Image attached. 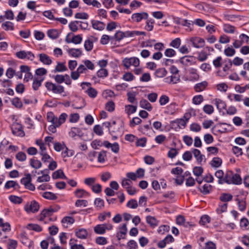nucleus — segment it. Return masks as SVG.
Returning <instances> with one entry per match:
<instances>
[{"label": "nucleus", "instance_id": "nucleus-1", "mask_svg": "<svg viewBox=\"0 0 249 249\" xmlns=\"http://www.w3.org/2000/svg\"><path fill=\"white\" fill-rule=\"evenodd\" d=\"M224 183L227 184H240L242 179L240 176L237 174H234L231 171H227L224 176Z\"/></svg>", "mask_w": 249, "mask_h": 249}, {"label": "nucleus", "instance_id": "nucleus-2", "mask_svg": "<svg viewBox=\"0 0 249 249\" xmlns=\"http://www.w3.org/2000/svg\"><path fill=\"white\" fill-rule=\"evenodd\" d=\"M45 87L48 90L52 91L54 94H61L64 92V87L60 85H56L51 82H47Z\"/></svg>", "mask_w": 249, "mask_h": 249}, {"label": "nucleus", "instance_id": "nucleus-3", "mask_svg": "<svg viewBox=\"0 0 249 249\" xmlns=\"http://www.w3.org/2000/svg\"><path fill=\"white\" fill-rule=\"evenodd\" d=\"M113 226L109 223L98 224L95 226L94 228V231L97 234H104L106 233V230H111Z\"/></svg>", "mask_w": 249, "mask_h": 249}, {"label": "nucleus", "instance_id": "nucleus-4", "mask_svg": "<svg viewBox=\"0 0 249 249\" xmlns=\"http://www.w3.org/2000/svg\"><path fill=\"white\" fill-rule=\"evenodd\" d=\"M123 63L126 69H128L131 66L138 67L140 65V60L136 57L125 58L123 60Z\"/></svg>", "mask_w": 249, "mask_h": 249}, {"label": "nucleus", "instance_id": "nucleus-5", "mask_svg": "<svg viewBox=\"0 0 249 249\" xmlns=\"http://www.w3.org/2000/svg\"><path fill=\"white\" fill-rule=\"evenodd\" d=\"M56 210L50 207L47 209L43 210L40 214V217L39 218V221L44 222L45 223L47 222V220L45 219L47 217H49L51 216L53 213L56 212ZM49 220H52V218H49Z\"/></svg>", "mask_w": 249, "mask_h": 249}, {"label": "nucleus", "instance_id": "nucleus-6", "mask_svg": "<svg viewBox=\"0 0 249 249\" xmlns=\"http://www.w3.org/2000/svg\"><path fill=\"white\" fill-rule=\"evenodd\" d=\"M39 209V205L37 202L33 200L30 203H27L24 207L25 211L28 213H35L37 212Z\"/></svg>", "mask_w": 249, "mask_h": 249}, {"label": "nucleus", "instance_id": "nucleus-7", "mask_svg": "<svg viewBox=\"0 0 249 249\" xmlns=\"http://www.w3.org/2000/svg\"><path fill=\"white\" fill-rule=\"evenodd\" d=\"M11 130L13 134L15 136L23 137L25 135L24 132L23 130L22 126L19 124L16 123L12 124L11 126Z\"/></svg>", "mask_w": 249, "mask_h": 249}, {"label": "nucleus", "instance_id": "nucleus-8", "mask_svg": "<svg viewBox=\"0 0 249 249\" xmlns=\"http://www.w3.org/2000/svg\"><path fill=\"white\" fill-rule=\"evenodd\" d=\"M148 14L146 12L136 13L131 16V19L132 22H139L142 19H147Z\"/></svg>", "mask_w": 249, "mask_h": 249}, {"label": "nucleus", "instance_id": "nucleus-9", "mask_svg": "<svg viewBox=\"0 0 249 249\" xmlns=\"http://www.w3.org/2000/svg\"><path fill=\"white\" fill-rule=\"evenodd\" d=\"M193 46L196 48H202L205 46V40L199 37H193L190 38Z\"/></svg>", "mask_w": 249, "mask_h": 249}, {"label": "nucleus", "instance_id": "nucleus-10", "mask_svg": "<svg viewBox=\"0 0 249 249\" xmlns=\"http://www.w3.org/2000/svg\"><path fill=\"white\" fill-rule=\"evenodd\" d=\"M97 38L91 36L85 41L84 48L87 51H90L93 47V42L97 41Z\"/></svg>", "mask_w": 249, "mask_h": 249}, {"label": "nucleus", "instance_id": "nucleus-11", "mask_svg": "<svg viewBox=\"0 0 249 249\" xmlns=\"http://www.w3.org/2000/svg\"><path fill=\"white\" fill-rule=\"evenodd\" d=\"M103 145L107 148H111V151L115 153H117L119 151V145L117 142H114L111 144L108 141H104Z\"/></svg>", "mask_w": 249, "mask_h": 249}, {"label": "nucleus", "instance_id": "nucleus-12", "mask_svg": "<svg viewBox=\"0 0 249 249\" xmlns=\"http://www.w3.org/2000/svg\"><path fill=\"white\" fill-rule=\"evenodd\" d=\"M91 22L92 28L95 30L102 31L105 28V24L103 22L99 20H92Z\"/></svg>", "mask_w": 249, "mask_h": 249}, {"label": "nucleus", "instance_id": "nucleus-13", "mask_svg": "<svg viewBox=\"0 0 249 249\" xmlns=\"http://www.w3.org/2000/svg\"><path fill=\"white\" fill-rule=\"evenodd\" d=\"M75 234L77 237L78 238L85 239L87 238L88 235V232L87 230L85 229L81 228L76 230L75 231Z\"/></svg>", "mask_w": 249, "mask_h": 249}, {"label": "nucleus", "instance_id": "nucleus-14", "mask_svg": "<svg viewBox=\"0 0 249 249\" xmlns=\"http://www.w3.org/2000/svg\"><path fill=\"white\" fill-rule=\"evenodd\" d=\"M4 188L6 189H9L13 188L16 190H18L20 188V186L18 183L14 180L7 181L4 185Z\"/></svg>", "mask_w": 249, "mask_h": 249}, {"label": "nucleus", "instance_id": "nucleus-15", "mask_svg": "<svg viewBox=\"0 0 249 249\" xmlns=\"http://www.w3.org/2000/svg\"><path fill=\"white\" fill-rule=\"evenodd\" d=\"M187 122L183 118L177 119L172 122L171 124L173 126H177L178 128L179 129L181 127H185L187 124Z\"/></svg>", "mask_w": 249, "mask_h": 249}, {"label": "nucleus", "instance_id": "nucleus-16", "mask_svg": "<svg viewBox=\"0 0 249 249\" xmlns=\"http://www.w3.org/2000/svg\"><path fill=\"white\" fill-rule=\"evenodd\" d=\"M193 57L192 56H184L181 57L179 62L183 65L188 66L192 65Z\"/></svg>", "mask_w": 249, "mask_h": 249}, {"label": "nucleus", "instance_id": "nucleus-17", "mask_svg": "<svg viewBox=\"0 0 249 249\" xmlns=\"http://www.w3.org/2000/svg\"><path fill=\"white\" fill-rule=\"evenodd\" d=\"M44 80L43 78L41 77H35L34 79L32 87L34 90H37L38 88L41 86L42 82Z\"/></svg>", "mask_w": 249, "mask_h": 249}, {"label": "nucleus", "instance_id": "nucleus-18", "mask_svg": "<svg viewBox=\"0 0 249 249\" xmlns=\"http://www.w3.org/2000/svg\"><path fill=\"white\" fill-rule=\"evenodd\" d=\"M207 86L208 82L206 81H204L196 84L194 87V89L196 92H200L204 90Z\"/></svg>", "mask_w": 249, "mask_h": 249}, {"label": "nucleus", "instance_id": "nucleus-19", "mask_svg": "<svg viewBox=\"0 0 249 249\" xmlns=\"http://www.w3.org/2000/svg\"><path fill=\"white\" fill-rule=\"evenodd\" d=\"M74 195L77 198H82L89 196V194L83 189H78L75 190Z\"/></svg>", "mask_w": 249, "mask_h": 249}, {"label": "nucleus", "instance_id": "nucleus-20", "mask_svg": "<svg viewBox=\"0 0 249 249\" xmlns=\"http://www.w3.org/2000/svg\"><path fill=\"white\" fill-rule=\"evenodd\" d=\"M39 60L44 64L50 65L52 61L50 57L45 53H40L39 55Z\"/></svg>", "mask_w": 249, "mask_h": 249}, {"label": "nucleus", "instance_id": "nucleus-21", "mask_svg": "<svg viewBox=\"0 0 249 249\" xmlns=\"http://www.w3.org/2000/svg\"><path fill=\"white\" fill-rule=\"evenodd\" d=\"M68 52L70 55L74 57H79L82 54L80 49H70L68 50Z\"/></svg>", "mask_w": 249, "mask_h": 249}, {"label": "nucleus", "instance_id": "nucleus-22", "mask_svg": "<svg viewBox=\"0 0 249 249\" xmlns=\"http://www.w3.org/2000/svg\"><path fill=\"white\" fill-rule=\"evenodd\" d=\"M146 222L149 224L150 226L154 228L158 225V221L154 216H147L146 217Z\"/></svg>", "mask_w": 249, "mask_h": 249}, {"label": "nucleus", "instance_id": "nucleus-23", "mask_svg": "<svg viewBox=\"0 0 249 249\" xmlns=\"http://www.w3.org/2000/svg\"><path fill=\"white\" fill-rule=\"evenodd\" d=\"M214 101V104L216 105L218 110L221 111L224 109H225L226 107V104L225 102L219 99H215Z\"/></svg>", "mask_w": 249, "mask_h": 249}, {"label": "nucleus", "instance_id": "nucleus-24", "mask_svg": "<svg viewBox=\"0 0 249 249\" xmlns=\"http://www.w3.org/2000/svg\"><path fill=\"white\" fill-rule=\"evenodd\" d=\"M140 107L148 111H151L152 109L151 105L145 99H142L140 102Z\"/></svg>", "mask_w": 249, "mask_h": 249}, {"label": "nucleus", "instance_id": "nucleus-25", "mask_svg": "<svg viewBox=\"0 0 249 249\" xmlns=\"http://www.w3.org/2000/svg\"><path fill=\"white\" fill-rule=\"evenodd\" d=\"M192 152L193 153L194 156L196 159V160L198 162H201L202 161L204 156L201 154L200 150L197 149H193Z\"/></svg>", "mask_w": 249, "mask_h": 249}, {"label": "nucleus", "instance_id": "nucleus-26", "mask_svg": "<svg viewBox=\"0 0 249 249\" xmlns=\"http://www.w3.org/2000/svg\"><path fill=\"white\" fill-rule=\"evenodd\" d=\"M81 130L77 127H72L71 130L69 132V136L72 138L75 137L76 136H82Z\"/></svg>", "mask_w": 249, "mask_h": 249}, {"label": "nucleus", "instance_id": "nucleus-27", "mask_svg": "<svg viewBox=\"0 0 249 249\" xmlns=\"http://www.w3.org/2000/svg\"><path fill=\"white\" fill-rule=\"evenodd\" d=\"M222 160L219 157L213 158L211 161V165L213 167L218 168L221 165Z\"/></svg>", "mask_w": 249, "mask_h": 249}, {"label": "nucleus", "instance_id": "nucleus-28", "mask_svg": "<svg viewBox=\"0 0 249 249\" xmlns=\"http://www.w3.org/2000/svg\"><path fill=\"white\" fill-rule=\"evenodd\" d=\"M52 177L53 179L62 178L66 179L67 177L65 175L63 171L61 170H58L55 171Z\"/></svg>", "mask_w": 249, "mask_h": 249}, {"label": "nucleus", "instance_id": "nucleus-29", "mask_svg": "<svg viewBox=\"0 0 249 249\" xmlns=\"http://www.w3.org/2000/svg\"><path fill=\"white\" fill-rule=\"evenodd\" d=\"M47 36L52 39H55L58 37L59 33L56 29H50L48 30L47 33Z\"/></svg>", "mask_w": 249, "mask_h": 249}, {"label": "nucleus", "instance_id": "nucleus-30", "mask_svg": "<svg viewBox=\"0 0 249 249\" xmlns=\"http://www.w3.org/2000/svg\"><path fill=\"white\" fill-rule=\"evenodd\" d=\"M42 196L45 199L53 200L57 199L56 195L50 192H45L42 194Z\"/></svg>", "mask_w": 249, "mask_h": 249}, {"label": "nucleus", "instance_id": "nucleus-31", "mask_svg": "<svg viewBox=\"0 0 249 249\" xmlns=\"http://www.w3.org/2000/svg\"><path fill=\"white\" fill-rule=\"evenodd\" d=\"M215 176L218 178V183L222 184L224 183V172L222 170H219L215 173Z\"/></svg>", "mask_w": 249, "mask_h": 249}, {"label": "nucleus", "instance_id": "nucleus-32", "mask_svg": "<svg viewBox=\"0 0 249 249\" xmlns=\"http://www.w3.org/2000/svg\"><path fill=\"white\" fill-rule=\"evenodd\" d=\"M1 28L5 31H13L14 25L13 23L11 21H5L1 24Z\"/></svg>", "mask_w": 249, "mask_h": 249}, {"label": "nucleus", "instance_id": "nucleus-33", "mask_svg": "<svg viewBox=\"0 0 249 249\" xmlns=\"http://www.w3.org/2000/svg\"><path fill=\"white\" fill-rule=\"evenodd\" d=\"M232 196L231 194L227 193H222L219 197V199L224 202L230 201L232 199Z\"/></svg>", "mask_w": 249, "mask_h": 249}, {"label": "nucleus", "instance_id": "nucleus-34", "mask_svg": "<svg viewBox=\"0 0 249 249\" xmlns=\"http://www.w3.org/2000/svg\"><path fill=\"white\" fill-rule=\"evenodd\" d=\"M236 28L229 24H223V30L225 33L229 34L234 33Z\"/></svg>", "mask_w": 249, "mask_h": 249}, {"label": "nucleus", "instance_id": "nucleus-35", "mask_svg": "<svg viewBox=\"0 0 249 249\" xmlns=\"http://www.w3.org/2000/svg\"><path fill=\"white\" fill-rule=\"evenodd\" d=\"M137 106H133L131 105H126L125 106V112L128 114L130 115L131 114L135 113L137 110Z\"/></svg>", "mask_w": 249, "mask_h": 249}, {"label": "nucleus", "instance_id": "nucleus-36", "mask_svg": "<svg viewBox=\"0 0 249 249\" xmlns=\"http://www.w3.org/2000/svg\"><path fill=\"white\" fill-rule=\"evenodd\" d=\"M67 70V68L66 66L65 63L57 62L55 66L54 71L55 72H63Z\"/></svg>", "mask_w": 249, "mask_h": 249}, {"label": "nucleus", "instance_id": "nucleus-37", "mask_svg": "<svg viewBox=\"0 0 249 249\" xmlns=\"http://www.w3.org/2000/svg\"><path fill=\"white\" fill-rule=\"evenodd\" d=\"M83 1L88 5H92L97 8H99L101 6V4L96 0H83Z\"/></svg>", "mask_w": 249, "mask_h": 249}, {"label": "nucleus", "instance_id": "nucleus-38", "mask_svg": "<svg viewBox=\"0 0 249 249\" xmlns=\"http://www.w3.org/2000/svg\"><path fill=\"white\" fill-rule=\"evenodd\" d=\"M27 228L29 230H33L36 231L40 232L42 230V228L38 225L36 224H29Z\"/></svg>", "mask_w": 249, "mask_h": 249}, {"label": "nucleus", "instance_id": "nucleus-39", "mask_svg": "<svg viewBox=\"0 0 249 249\" xmlns=\"http://www.w3.org/2000/svg\"><path fill=\"white\" fill-rule=\"evenodd\" d=\"M107 157V152L102 150L98 154L97 160L100 163H103L105 161V158Z\"/></svg>", "mask_w": 249, "mask_h": 249}, {"label": "nucleus", "instance_id": "nucleus-40", "mask_svg": "<svg viewBox=\"0 0 249 249\" xmlns=\"http://www.w3.org/2000/svg\"><path fill=\"white\" fill-rule=\"evenodd\" d=\"M167 72L165 68H160L156 70L155 75L157 77L162 78L165 76Z\"/></svg>", "mask_w": 249, "mask_h": 249}, {"label": "nucleus", "instance_id": "nucleus-41", "mask_svg": "<svg viewBox=\"0 0 249 249\" xmlns=\"http://www.w3.org/2000/svg\"><path fill=\"white\" fill-rule=\"evenodd\" d=\"M86 92L91 98H94L96 97L97 95V90L91 87V86L89 87V88H88Z\"/></svg>", "mask_w": 249, "mask_h": 249}, {"label": "nucleus", "instance_id": "nucleus-42", "mask_svg": "<svg viewBox=\"0 0 249 249\" xmlns=\"http://www.w3.org/2000/svg\"><path fill=\"white\" fill-rule=\"evenodd\" d=\"M30 165L35 169L40 168L42 166L41 161L39 160H34L33 159L30 160Z\"/></svg>", "mask_w": 249, "mask_h": 249}, {"label": "nucleus", "instance_id": "nucleus-43", "mask_svg": "<svg viewBox=\"0 0 249 249\" xmlns=\"http://www.w3.org/2000/svg\"><path fill=\"white\" fill-rule=\"evenodd\" d=\"M126 206L129 208L135 209L138 207V203L136 199H131L127 203Z\"/></svg>", "mask_w": 249, "mask_h": 249}, {"label": "nucleus", "instance_id": "nucleus-44", "mask_svg": "<svg viewBox=\"0 0 249 249\" xmlns=\"http://www.w3.org/2000/svg\"><path fill=\"white\" fill-rule=\"evenodd\" d=\"M10 201L15 204H20L22 201V199L19 197L14 195H11L9 196Z\"/></svg>", "mask_w": 249, "mask_h": 249}, {"label": "nucleus", "instance_id": "nucleus-45", "mask_svg": "<svg viewBox=\"0 0 249 249\" xmlns=\"http://www.w3.org/2000/svg\"><path fill=\"white\" fill-rule=\"evenodd\" d=\"M104 145L100 140H94L91 143V146L94 149H98L99 147Z\"/></svg>", "mask_w": 249, "mask_h": 249}, {"label": "nucleus", "instance_id": "nucleus-46", "mask_svg": "<svg viewBox=\"0 0 249 249\" xmlns=\"http://www.w3.org/2000/svg\"><path fill=\"white\" fill-rule=\"evenodd\" d=\"M12 104L17 108H21L22 107V103L18 97H15L12 100Z\"/></svg>", "mask_w": 249, "mask_h": 249}, {"label": "nucleus", "instance_id": "nucleus-47", "mask_svg": "<svg viewBox=\"0 0 249 249\" xmlns=\"http://www.w3.org/2000/svg\"><path fill=\"white\" fill-rule=\"evenodd\" d=\"M65 150L62 153V156L63 158L70 157L73 155L74 152L72 150H70L66 146L65 147Z\"/></svg>", "mask_w": 249, "mask_h": 249}, {"label": "nucleus", "instance_id": "nucleus-48", "mask_svg": "<svg viewBox=\"0 0 249 249\" xmlns=\"http://www.w3.org/2000/svg\"><path fill=\"white\" fill-rule=\"evenodd\" d=\"M134 76L131 72H127L123 75L122 79L126 81H131L134 80Z\"/></svg>", "mask_w": 249, "mask_h": 249}, {"label": "nucleus", "instance_id": "nucleus-49", "mask_svg": "<svg viewBox=\"0 0 249 249\" xmlns=\"http://www.w3.org/2000/svg\"><path fill=\"white\" fill-rule=\"evenodd\" d=\"M75 221L74 219L71 216H66L64 217L61 220V222L65 224H66L67 225L68 224H73Z\"/></svg>", "mask_w": 249, "mask_h": 249}, {"label": "nucleus", "instance_id": "nucleus-50", "mask_svg": "<svg viewBox=\"0 0 249 249\" xmlns=\"http://www.w3.org/2000/svg\"><path fill=\"white\" fill-rule=\"evenodd\" d=\"M18 242L13 239H9L7 244L8 249H16L17 247Z\"/></svg>", "mask_w": 249, "mask_h": 249}, {"label": "nucleus", "instance_id": "nucleus-51", "mask_svg": "<svg viewBox=\"0 0 249 249\" xmlns=\"http://www.w3.org/2000/svg\"><path fill=\"white\" fill-rule=\"evenodd\" d=\"M66 146L64 143L62 144L58 142H56L53 143L54 149L57 152H59L64 149Z\"/></svg>", "mask_w": 249, "mask_h": 249}, {"label": "nucleus", "instance_id": "nucleus-52", "mask_svg": "<svg viewBox=\"0 0 249 249\" xmlns=\"http://www.w3.org/2000/svg\"><path fill=\"white\" fill-rule=\"evenodd\" d=\"M97 75L98 77L105 78L108 75V71L105 69H101L97 72Z\"/></svg>", "mask_w": 249, "mask_h": 249}, {"label": "nucleus", "instance_id": "nucleus-53", "mask_svg": "<svg viewBox=\"0 0 249 249\" xmlns=\"http://www.w3.org/2000/svg\"><path fill=\"white\" fill-rule=\"evenodd\" d=\"M180 43L181 40L180 38H176L171 42L170 46L175 48H178L179 47Z\"/></svg>", "mask_w": 249, "mask_h": 249}, {"label": "nucleus", "instance_id": "nucleus-54", "mask_svg": "<svg viewBox=\"0 0 249 249\" xmlns=\"http://www.w3.org/2000/svg\"><path fill=\"white\" fill-rule=\"evenodd\" d=\"M95 242L96 244L100 245H104L107 244V239L103 236H99L96 238Z\"/></svg>", "mask_w": 249, "mask_h": 249}, {"label": "nucleus", "instance_id": "nucleus-55", "mask_svg": "<svg viewBox=\"0 0 249 249\" xmlns=\"http://www.w3.org/2000/svg\"><path fill=\"white\" fill-rule=\"evenodd\" d=\"M224 53L227 56H232L235 53V51L233 48L228 47L225 49Z\"/></svg>", "mask_w": 249, "mask_h": 249}, {"label": "nucleus", "instance_id": "nucleus-56", "mask_svg": "<svg viewBox=\"0 0 249 249\" xmlns=\"http://www.w3.org/2000/svg\"><path fill=\"white\" fill-rule=\"evenodd\" d=\"M211 188L212 186L211 185L206 184L203 186L202 189H200V191L202 194L206 195L210 193Z\"/></svg>", "mask_w": 249, "mask_h": 249}, {"label": "nucleus", "instance_id": "nucleus-57", "mask_svg": "<svg viewBox=\"0 0 249 249\" xmlns=\"http://www.w3.org/2000/svg\"><path fill=\"white\" fill-rule=\"evenodd\" d=\"M203 100V97L201 95H196L193 98V103L195 105H199Z\"/></svg>", "mask_w": 249, "mask_h": 249}, {"label": "nucleus", "instance_id": "nucleus-58", "mask_svg": "<svg viewBox=\"0 0 249 249\" xmlns=\"http://www.w3.org/2000/svg\"><path fill=\"white\" fill-rule=\"evenodd\" d=\"M237 201L238 208L240 211H244L246 208V203L244 200H240L239 199H236Z\"/></svg>", "mask_w": 249, "mask_h": 249}, {"label": "nucleus", "instance_id": "nucleus-59", "mask_svg": "<svg viewBox=\"0 0 249 249\" xmlns=\"http://www.w3.org/2000/svg\"><path fill=\"white\" fill-rule=\"evenodd\" d=\"M106 109L109 112H112L115 109V104L113 101H109L106 104Z\"/></svg>", "mask_w": 249, "mask_h": 249}, {"label": "nucleus", "instance_id": "nucleus-60", "mask_svg": "<svg viewBox=\"0 0 249 249\" xmlns=\"http://www.w3.org/2000/svg\"><path fill=\"white\" fill-rule=\"evenodd\" d=\"M154 23V20L153 19H148L146 21V24L145 27V29L148 31H151L153 29V23Z\"/></svg>", "mask_w": 249, "mask_h": 249}, {"label": "nucleus", "instance_id": "nucleus-61", "mask_svg": "<svg viewBox=\"0 0 249 249\" xmlns=\"http://www.w3.org/2000/svg\"><path fill=\"white\" fill-rule=\"evenodd\" d=\"M213 107L212 105H206L203 107V111L208 114H211L213 112Z\"/></svg>", "mask_w": 249, "mask_h": 249}, {"label": "nucleus", "instance_id": "nucleus-62", "mask_svg": "<svg viewBox=\"0 0 249 249\" xmlns=\"http://www.w3.org/2000/svg\"><path fill=\"white\" fill-rule=\"evenodd\" d=\"M131 181L129 179L127 178H124L122 180L121 184L124 188L127 189L131 186Z\"/></svg>", "mask_w": 249, "mask_h": 249}, {"label": "nucleus", "instance_id": "nucleus-63", "mask_svg": "<svg viewBox=\"0 0 249 249\" xmlns=\"http://www.w3.org/2000/svg\"><path fill=\"white\" fill-rule=\"evenodd\" d=\"M34 36L36 40H40L44 38L45 35L42 32L35 31L34 32Z\"/></svg>", "mask_w": 249, "mask_h": 249}, {"label": "nucleus", "instance_id": "nucleus-64", "mask_svg": "<svg viewBox=\"0 0 249 249\" xmlns=\"http://www.w3.org/2000/svg\"><path fill=\"white\" fill-rule=\"evenodd\" d=\"M73 239H71L70 240L69 244L71 246V249H85L84 247L83 246V245L80 244H73L72 243V241H73Z\"/></svg>", "mask_w": 249, "mask_h": 249}]
</instances>
